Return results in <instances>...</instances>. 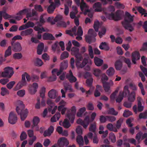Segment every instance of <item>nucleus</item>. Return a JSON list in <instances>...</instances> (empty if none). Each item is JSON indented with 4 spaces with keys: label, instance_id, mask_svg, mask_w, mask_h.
<instances>
[{
    "label": "nucleus",
    "instance_id": "nucleus-16",
    "mask_svg": "<svg viewBox=\"0 0 147 147\" xmlns=\"http://www.w3.org/2000/svg\"><path fill=\"white\" fill-rule=\"evenodd\" d=\"M40 122V119L37 116H34L32 120L33 125L32 126L33 127H36V131H38L39 127L38 126V124Z\"/></svg>",
    "mask_w": 147,
    "mask_h": 147
},
{
    "label": "nucleus",
    "instance_id": "nucleus-12",
    "mask_svg": "<svg viewBox=\"0 0 147 147\" xmlns=\"http://www.w3.org/2000/svg\"><path fill=\"white\" fill-rule=\"evenodd\" d=\"M57 144L60 147L67 146L69 144V142L67 139L64 137H62L59 138L57 141Z\"/></svg>",
    "mask_w": 147,
    "mask_h": 147
},
{
    "label": "nucleus",
    "instance_id": "nucleus-18",
    "mask_svg": "<svg viewBox=\"0 0 147 147\" xmlns=\"http://www.w3.org/2000/svg\"><path fill=\"white\" fill-rule=\"evenodd\" d=\"M42 37L44 40H55V38L52 34L48 33H45Z\"/></svg>",
    "mask_w": 147,
    "mask_h": 147
},
{
    "label": "nucleus",
    "instance_id": "nucleus-33",
    "mask_svg": "<svg viewBox=\"0 0 147 147\" xmlns=\"http://www.w3.org/2000/svg\"><path fill=\"white\" fill-rule=\"evenodd\" d=\"M86 108L85 107L81 108L79 111L77 113V115L78 117H81L82 115L86 111Z\"/></svg>",
    "mask_w": 147,
    "mask_h": 147
},
{
    "label": "nucleus",
    "instance_id": "nucleus-32",
    "mask_svg": "<svg viewBox=\"0 0 147 147\" xmlns=\"http://www.w3.org/2000/svg\"><path fill=\"white\" fill-rule=\"evenodd\" d=\"M121 94H123V96H126L128 94H129V88L127 86H125L123 88V92H121Z\"/></svg>",
    "mask_w": 147,
    "mask_h": 147
},
{
    "label": "nucleus",
    "instance_id": "nucleus-1",
    "mask_svg": "<svg viewBox=\"0 0 147 147\" xmlns=\"http://www.w3.org/2000/svg\"><path fill=\"white\" fill-rule=\"evenodd\" d=\"M71 51L72 54L75 55L76 58V62L77 67L82 68L88 63L89 64L91 65L92 61L90 60L89 61L88 59L86 58H84L83 60L82 56L79 53V49L77 47H73Z\"/></svg>",
    "mask_w": 147,
    "mask_h": 147
},
{
    "label": "nucleus",
    "instance_id": "nucleus-64",
    "mask_svg": "<svg viewBox=\"0 0 147 147\" xmlns=\"http://www.w3.org/2000/svg\"><path fill=\"white\" fill-rule=\"evenodd\" d=\"M29 92L31 94H34L37 91V90H36V89H34L32 87L29 86L28 89Z\"/></svg>",
    "mask_w": 147,
    "mask_h": 147
},
{
    "label": "nucleus",
    "instance_id": "nucleus-7",
    "mask_svg": "<svg viewBox=\"0 0 147 147\" xmlns=\"http://www.w3.org/2000/svg\"><path fill=\"white\" fill-rule=\"evenodd\" d=\"M63 19L62 16L60 15H57L54 19V21L55 22H57V25L58 27H61L63 28H65L67 26V25H68L69 24L70 22L69 21H67V23L62 21Z\"/></svg>",
    "mask_w": 147,
    "mask_h": 147
},
{
    "label": "nucleus",
    "instance_id": "nucleus-8",
    "mask_svg": "<svg viewBox=\"0 0 147 147\" xmlns=\"http://www.w3.org/2000/svg\"><path fill=\"white\" fill-rule=\"evenodd\" d=\"M4 70L1 74V76L3 77L10 78L14 74L13 69L11 67H7L4 68Z\"/></svg>",
    "mask_w": 147,
    "mask_h": 147
},
{
    "label": "nucleus",
    "instance_id": "nucleus-13",
    "mask_svg": "<svg viewBox=\"0 0 147 147\" xmlns=\"http://www.w3.org/2000/svg\"><path fill=\"white\" fill-rule=\"evenodd\" d=\"M17 120V117L16 114L13 112H11L9 115V122L11 124H14L16 123Z\"/></svg>",
    "mask_w": 147,
    "mask_h": 147
},
{
    "label": "nucleus",
    "instance_id": "nucleus-4",
    "mask_svg": "<svg viewBox=\"0 0 147 147\" xmlns=\"http://www.w3.org/2000/svg\"><path fill=\"white\" fill-rule=\"evenodd\" d=\"M39 22H37L35 23V26L34 28V30L36 31H38L39 32H45L44 28L42 27L43 24L45 23V21L43 18V15H41L40 18Z\"/></svg>",
    "mask_w": 147,
    "mask_h": 147
},
{
    "label": "nucleus",
    "instance_id": "nucleus-21",
    "mask_svg": "<svg viewBox=\"0 0 147 147\" xmlns=\"http://www.w3.org/2000/svg\"><path fill=\"white\" fill-rule=\"evenodd\" d=\"M76 141L80 146L84 145V141L83 137L81 135H78L76 137Z\"/></svg>",
    "mask_w": 147,
    "mask_h": 147
},
{
    "label": "nucleus",
    "instance_id": "nucleus-52",
    "mask_svg": "<svg viewBox=\"0 0 147 147\" xmlns=\"http://www.w3.org/2000/svg\"><path fill=\"white\" fill-rule=\"evenodd\" d=\"M139 118L140 119H146L147 118V113L144 112L140 113L139 115Z\"/></svg>",
    "mask_w": 147,
    "mask_h": 147
},
{
    "label": "nucleus",
    "instance_id": "nucleus-3",
    "mask_svg": "<svg viewBox=\"0 0 147 147\" xmlns=\"http://www.w3.org/2000/svg\"><path fill=\"white\" fill-rule=\"evenodd\" d=\"M17 104L18 106L16 108V112L18 115H20L21 120L24 121L27 116L28 111L27 109L24 110L25 106L22 101L18 100Z\"/></svg>",
    "mask_w": 147,
    "mask_h": 147
},
{
    "label": "nucleus",
    "instance_id": "nucleus-47",
    "mask_svg": "<svg viewBox=\"0 0 147 147\" xmlns=\"http://www.w3.org/2000/svg\"><path fill=\"white\" fill-rule=\"evenodd\" d=\"M28 10L27 9H24L20 11L17 13L16 15H20V16H22L23 15H24L26 13L28 12Z\"/></svg>",
    "mask_w": 147,
    "mask_h": 147
},
{
    "label": "nucleus",
    "instance_id": "nucleus-30",
    "mask_svg": "<svg viewBox=\"0 0 147 147\" xmlns=\"http://www.w3.org/2000/svg\"><path fill=\"white\" fill-rule=\"evenodd\" d=\"M64 86L65 90L66 91L69 90V92H73L74 90L71 88V86L69 83H64Z\"/></svg>",
    "mask_w": 147,
    "mask_h": 147
},
{
    "label": "nucleus",
    "instance_id": "nucleus-61",
    "mask_svg": "<svg viewBox=\"0 0 147 147\" xmlns=\"http://www.w3.org/2000/svg\"><path fill=\"white\" fill-rule=\"evenodd\" d=\"M34 8L36 10L39 12H42L43 11V9L40 5H35Z\"/></svg>",
    "mask_w": 147,
    "mask_h": 147
},
{
    "label": "nucleus",
    "instance_id": "nucleus-62",
    "mask_svg": "<svg viewBox=\"0 0 147 147\" xmlns=\"http://www.w3.org/2000/svg\"><path fill=\"white\" fill-rule=\"evenodd\" d=\"M83 31L81 26H79L76 35L78 36H82L83 35Z\"/></svg>",
    "mask_w": 147,
    "mask_h": 147
},
{
    "label": "nucleus",
    "instance_id": "nucleus-23",
    "mask_svg": "<svg viewBox=\"0 0 147 147\" xmlns=\"http://www.w3.org/2000/svg\"><path fill=\"white\" fill-rule=\"evenodd\" d=\"M57 92L54 89H53L50 91L48 94L49 96L51 98L54 99L57 96Z\"/></svg>",
    "mask_w": 147,
    "mask_h": 147
},
{
    "label": "nucleus",
    "instance_id": "nucleus-26",
    "mask_svg": "<svg viewBox=\"0 0 147 147\" xmlns=\"http://www.w3.org/2000/svg\"><path fill=\"white\" fill-rule=\"evenodd\" d=\"M99 47L101 49L106 51L109 50V49L108 45L105 42L101 43L99 45Z\"/></svg>",
    "mask_w": 147,
    "mask_h": 147
},
{
    "label": "nucleus",
    "instance_id": "nucleus-17",
    "mask_svg": "<svg viewBox=\"0 0 147 147\" xmlns=\"http://www.w3.org/2000/svg\"><path fill=\"white\" fill-rule=\"evenodd\" d=\"M54 130L53 127L52 125H51L47 130H46L44 131L43 133L44 136L45 137L50 136L51 134L53 132Z\"/></svg>",
    "mask_w": 147,
    "mask_h": 147
},
{
    "label": "nucleus",
    "instance_id": "nucleus-56",
    "mask_svg": "<svg viewBox=\"0 0 147 147\" xmlns=\"http://www.w3.org/2000/svg\"><path fill=\"white\" fill-rule=\"evenodd\" d=\"M2 11L3 12V18L5 19H7L8 18H13V16L9 15L5 11Z\"/></svg>",
    "mask_w": 147,
    "mask_h": 147
},
{
    "label": "nucleus",
    "instance_id": "nucleus-58",
    "mask_svg": "<svg viewBox=\"0 0 147 147\" xmlns=\"http://www.w3.org/2000/svg\"><path fill=\"white\" fill-rule=\"evenodd\" d=\"M22 76H24L25 78V77L26 78L27 81L28 82H30L31 79L32 80V78L26 72H24V74L22 75Z\"/></svg>",
    "mask_w": 147,
    "mask_h": 147
},
{
    "label": "nucleus",
    "instance_id": "nucleus-40",
    "mask_svg": "<svg viewBox=\"0 0 147 147\" xmlns=\"http://www.w3.org/2000/svg\"><path fill=\"white\" fill-rule=\"evenodd\" d=\"M109 138L111 140V141L113 143H114L116 142V139L115 136L114 134L112 132L109 134Z\"/></svg>",
    "mask_w": 147,
    "mask_h": 147
},
{
    "label": "nucleus",
    "instance_id": "nucleus-46",
    "mask_svg": "<svg viewBox=\"0 0 147 147\" xmlns=\"http://www.w3.org/2000/svg\"><path fill=\"white\" fill-rule=\"evenodd\" d=\"M99 26L100 23L98 21H95L94 24V28L96 32L98 31Z\"/></svg>",
    "mask_w": 147,
    "mask_h": 147
},
{
    "label": "nucleus",
    "instance_id": "nucleus-49",
    "mask_svg": "<svg viewBox=\"0 0 147 147\" xmlns=\"http://www.w3.org/2000/svg\"><path fill=\"white\" fill-rule=\"evenodd\" d=\"M63 127L66 128H68L70 126V124L67 119H65L63 123Z\"/></svg>",
    "mask_w": 147,
    "mask_h": 147
},
{
    "label": "nucleus",
    "instance_id": "nucleus-11",
    "mask_svg": "<svg viewBox=\"0 0 147 147\" xmlns=\"http://www.w3.org/2000/svg\"><path fill=\"white\" fill-rule=\"evenodd\" d=\"M12 50L15 52H20L22 50L20 43L18 42L12 41L11 42Z\"/></svg>",
    "mask_w": 147,
    "mask_h": 147
},
{
    "label": "nucleus",
    "instance_id": "nucleus-50",
    "mask_svg": "<svg viewBox=\"0 0 147 147\" xmlns=\"http://www.w3.org/2000/svg\"><path fill=\"white\" fill-rule=\"evenodd\" d=\"M123 96L121 92H120L116 100V102L119 103L121 102L123 100Z\"/></svg>",
    "mask_w": 147,
    "mask_h": 147
},
{
    "label": "nucleus",
    "instance_id": "nucleus-53",
    "mask_svg": "<svg viewBox=\"0 0 147 147\" xmlns=\"http://www.w3.org/2000/svg\"><path fill=\"white\" fill-rule=\"evenodd\" d=\"M132 115L131 112L127 110H125L123 114V116L125 117H127Z\"/></svg>",
    "mask_w": 147,
    "mask_h": 147
},
{
    "label": "nucleus",
    "instance_id": "nucleus-15",
    "mask_svg": "<svg viewBox=\"0 0 147 147\" xmlns=\"http://www.w3.org/2000/svg\"><path fill=\"white\" fill-rule=\"evenodd\" d=\"M131 57L132 62L134 64H136V61L140 59V55L139 52L136 51L133 52L132 53Z\"/></svg>",
    "mask_w": 147,
    "mask_h": 147
},
{
    "label": "nucleus",
    "instance_id": "nucleus-9",
    "mask_svg": "<svg viewBox=\"0 0 147 147\" xmlns=\"http://www.w3.org/2000/svg\"><path fill=\"white\" fill-rule=\"evenodd\" d=\"M76 112V108L74 106H73L71 108L70 113V110H69L67 111L66 117L68 118L71 123H73L74 122Z\"/></svg>",
    "mask_w": 147,
    "mask_h": 147
},
{
    "label": "nucleus",
    "instance_id": "nucleus-60",
    "mask_svg": "<svg viewBox=\"0 0 147 147\" xmlns=\"http://www.w3.org/2000/svg\"><path fill=\"white\" fill-rule=\"evenodd\" d=\"M108 77L105 74H102L101 79V80L102 84L106 83V81L108 80Z\"/></svg>",
    "mask_w": 147,
    "mask_h": 147
},
{
    "label": "nucleus",
    "instance_id": "nucleus-63",
    "mask_svg": "<svg viewBox=\"0 0 147 147\" xmlns=\"http://www.w3.org/2000/svg\"><path fill=\"white\" fill-rule=\"evenodd\" d=\"M100 121L101 123H104L107 120V116L101 115L100 117Z\"/></svg>",
    "mask_w": 147,
    "mask_h": 147
},
{
    "label": "nucleus",
    "instance_id": "nucleus-43",
    "mask_svg": "<svg viewBox=\"0 0 147 147\" xmlns=\"http://www.w3.org/2000/svg\"><path fill=\"white\" fill-rule=\"evenodd\" d=\"M11 53V47L10 46H9L8 47L7 49L5 51V57H6L10 55Z\"/></svg>",
    "mask_w": 147,
    "mask_h": 147
},
{
    "label": "nucleus",
    "instance_id": "nucleus-42",
    "mask_svg": "<svg viewBox=\"0 0 147 147\" xmlns=\"http://www.w3.org/2000/svg\"><path fill=\"white\" fill-rule=\"evenodd\" d=\"M35 64L36 65L40 67L41 66L43 65V62L41 60L38 58H37L36 59Z\"/></svg>",
    "mask_w": 147,
    "mask_h": 147
},
{
    "label": "nucleus",
    "instance_id": "nucleus-6",
    "mask_svg": "<svg viewBox=\"0 0 147 147\" xmlns=\"http://www.w3.org/2000/svg\"><path fill=\"white\" fill-rule=\"evenodd\" d=\"M88 33L90 35L87 36L85 37L86 41L90 44L92 42H95L96 39L95 38L96 35V34L92 29H90L88 31Z\"/></svg>",
    "mask_w": 147,
    "mask_h": 147
},
{
    "label": "nucleus",
    "instance_id": "nucleus-28",
    "mask_svg": "<svg viewBox=\"0 0 147 147\" xmlns=\"http://www.w3.org/2000/svg\"><path fill=\"white\" fill-rule=\"evenodd\" d=\"M44 47V44L42 43H41L38 45L37 49V53L38 54H41Z\"/></svg>",
    "mask_w": 147,
    "mask_h": 147
},
{
    "label": "nucleus",
    "instance_id": "nucleus-24",
    "mask_svg": "<svg viewBox=\"0 0 147 147\" xmlns=\"http://www.w3.org/2000/svg\"><path fill=\"white\" fill-rule=\"evenodd\" d=\"M94 63L97 66H100L103 63V60L97 57H95L94 59Z\"/></svg>",
    "mask_w": 147,
    "mask_h": 147
},
{
    "label": "nucleus",
    "instance_id": "nucleus-2",
    "mask_svg": "<svg viewBox=\"0 0 147 147\" xmlns=\"http://www.w3.org/2000/svg\"><path fill=\"white\" fill-rule=\"evenodd\" d=\"M128 12L125 13L124 21L121 22L123 26L125 29L128 30L130 32H132L134 30V26L136 24L135 23H131L133 21V16Z\"/></svg>",
    "mask_w": 147,
    "mask_h": 147
},
{
    "label": "nucleus",
    "instance_id": "nucleus-31",
    "mask_svg": "<svg viewBox=\"0 0 147 147\" xmlns=\"http://www.w3.org/2000/svg\"><path fill=\"white\" fill-rule=\"evenodd\" d=\"M68 67V62L67 61H64L63 62L61 63L60 65V68L61 69L63 70L66 69Z\"/></svg>",
    "mask_w": 147,
    "mask_h": 147
},
{
    "label": "nucleus",
    "instance_id": "nucleus-44",
    "mask_svg": "<svg viewBox=\"0 0 147 147\" xmlns=\"http://www.w3.org/2000/svg\"><path fill=\"white\" fill-rule=\"evenodd\" d=\"M47 104L51 107L50 108L48 109V111H50L52 110V108L54 105V103L53 102L52 100L50 99H48L47 100Z\"/></svg>",
    "mask_w": 147,
    "mask_h": 147
},
{
    "label": "nucleus",
    "instance_id": "nucleus-5",
    "mask_svg": "<svg viewBox=\"0 0 147 147\" xmlns=\"http://www.w3.org/2000/svg\"><path fill=\"white\" fill-rule=\"evenodd\" d=\"M106 16L107 18L110 20H113L117 21L121 19L122 14L120 11L117 10L115 14L106 13Z\"/></svg>",
    "mask_w": 147,
    "mask_h": 147
},
{
    "label": "nucleus",
    "instance_id": "nucleus-10",
    "mask_svg": "<svg viewBox=\"0 0 147 147\" xmlns=\"http://www.w3.org/2000/svg\"><path fill=\"white\" fill-rule=\"evenodd\" d=\"M76 122L77 124L82 125L84 128L86 129L88 126L89 123L91 122L89 117L87 116L85 117L84 120L79 118L77 120Z\"/></svg>",
    "mask_w": 147,
    "mask_h": 147
},
{
    "label": "nucleus",
    "instance_id": "nucleus-51",
    "mask_svg": "<svg viewBox=\"0 0 147 147\" xmlns=\"http://www.w3.org/2000/svg\"><path fill=\"white\" fill-rule=\"evenodd\" d=\"M69 56V53L67 51H64L61 54V55L60 59L62 60L64 59H65Z\"/></svg>",
    "mask_w": 147,
    "mask_h": 147
},
{
    "label": "nucleus",
    "instance_id": "nucleus-55",
    "mask_svg": "<svg viewBox=\"0 0 147 147\" xmlns=\"http://www.w3.org/2000/svg\"><path fill=\"white\" fill-rule=\"evenodd\" d=\"M67 78L71 83L75 82L77 81L76 78L74 76L67 77Z\"/></svg>",
    "mask_w": 147,
    "mask_h": 147
},
{
    "label": "nucleus",
    "instance_id": "nucleus-37",
    "mask_svg": "<svg viewBox=\"0 0 147 147\" xmlns=\"http://www.w3.org/2000/svg\"><path fill=\"white\" fill-rule=\"evenodd\" d=\"M108 114L116 115L118 114V112L115 111L113 108H110L107 111Z\"/></svg>",
    "mask_w": 147,
    "mask_h": 147
},
{
    "label": "nucleus",
    "instance_id": "nucleus-36",
    "mask_svg": "<svg viewBox=\"0 0 147 147\" xmlns=\"http://www.w3.org/2000/svg\"><path fill=\"white\" fill-rule=\"evenodd\" d=\"M120 60L122 61H124L125 63H127V65L128 67L129 68L131 67V61L129 59L126 58L124 57H122L121 58Z\"/></svg>",
    "mask_w": 147,
    "mask_h": 147
},
{
    "label": "nucleus",
    "instance_id": "nucleus-57",
    "mask_svg": "<svg viewBox=\"0 0 147 147\" xmlns=\"http://www.w3.org/2000/svg\"><path fill=\"white\" fill-rule=\"evenodd\" d=\"M26 28H33L34 26V23L30 21H29L27 22L25 24Z\"/></svg>",
    "mask_w": 147,
    "mask_h": 147
},
{
    "label": "nucleus",
    "instance_id": "nucleus-27",
    "mask_svg": "<svg viewBox=\"0 0 147 147\" xmlns=\"http://www.w3.org/2000/svg\"><path fill=\"white\" fill-rule=\"evenodd\" d=\"M128 100L130 102H134L136 99V93L135 92L133 91L132 92L131 94H129L128 96Z\"/></svg>",
    "mask_w": 147,
    "mask_h": 147
},
{
    "label": "nucleus",
    "instance_id": "nucleus-54",
    "mask_svg": "<svg viewBox=\"0 0 147 147\" xmlns=\"http://www.w3.org/2000/svg\"><path fill=\"white\" fill-rule=\"evenodd\" d=\"M135 8L142 15H143V13H145V11H146L144 9L140 6L136 7Z\"/></svg>",
    "mask_w": 147,
    "mask_h": 147
},
{
    "label": "nucleus",
    "instance_id": "nucleus-19",
    "mask_svg": "<svg viewBox=\"0 0 147 147\" xmlns=\"http://www.w3.org/2000/svg\"><path fill=\"white\" fill-rule=\"evenodd\" d=\"M49 3H51V5L48 7L47 11L49 13H52L55 8V3L52 2V0H49Z\"/></svg>",
    "mask_w": 147,
    "mask_h": 147
},
{
    "label": "nucleus",
    "instance_id": "nucleus-48",
    "mask_svg": "<svg viewBox=\"0 0 147 147\" xmlns=\"http://www.w3.org/2000/svg\"><path fill=\"white\" fill-rule=\"evenodd\" d=\"M101 71L99 69H95L94 70L93 74L96 76L98 77L101 74Z\"/></svg>",
    "mask_w": 147,
    "mask_h": 147
},
{
    "label": "nucleus",
    "instance_id": "nucleus-38",
    "mask_svg": "<svg viewBox=\"0 0 147 147\" xmlns=\"http://www.w3.org/2000/svg\"><path fill=\"white\" fill-rule=\"evenodd\" d=\"M88 51L89 55L90 58L92 59L94 58V53L92 47L89 45L88 46Z\"/></svg>",
    "mask_w": 147,
    "mask_h": 147
},
{
    "label": "nucleus",
    "instance_id": "nucleus-34",
    "mask_svg": "<svg viewBox=\"0 0 147 147\" xmlns=\"http://www.w3.org/2000/svg\"><path fill=\"white\" fill-rule=\"evenodd\" d=\"M58 110L59 111H61L62 115H64L67 110V108L65 107H63L62 105H60L58 107Z\"/></svg>",
    "mask_w": 147,
    "mask_h": 147
},
{
    "label": "nucleus",
    "instance_id": "nucleus-45",
    "mask_svg": "<svg viewBox=\"0 0 147 147\" xmlns=\"http://www.w3.org/2000/svg\"><path fill=\"white\" fill-rule=\"evenodd\" d=\"M1 94L3 96H4L7 94H9V91L6 88L4 87H2L1 88Z\"/></svg>",
    "mask_w": 147,
    "mask_h": 147
},
{
    "label": "nucleus",
    "instance_id": "nucleus-39",
    "mask_svg": "<svg viewBox=\"0 0 147 147\" xmlns=\"http://www.w3.org/2000/svg\"><path fill=\"white\" fill-rule=\"evenodd\" d=\"M103 87L104 88L105 91L106 92H109L110 90V84L109 82H106L105 83L103 84Z\"/></svg>",
    "mask_w": 147,
    "mask_h": 147
},
{
    "label": "nucleus",
    "instance_id": "nucleus-59",
    "mask_svg": "<svg viewBox=\"0 0 147 147\" xmlns=\"http://www.w3.org/2000/svg\"><path fill=\"white\" fill-rule=\"evenodd\" d=\"M25 91L23 90H21L17 92V94L21 97H23L25 94Z\"/></svg>",
    "mask_w": 147,
    "mask_h": 147
},
{
    "label": "nucleus",
    "instance_id": "nucleus-14",
    "mask_svg": "<svg viewBox=\"0 0 147 147\" xmlns=\"http://www.w3.org/2000/svg\"><path fill=\"white\" fill-rule=\"evenodd\" d=\"M22 79L21 81L19 82L16 85V87L14 88V90L16 91L21 89L22 87L25 86L27 84L24 76H22Z\"/></svg>",
    "mask_w": 147,
    "mask_h": 147
},
{
    "label": "nucleus",
    "instance_id": "nucleus-20",
    "mask_svg": "<svg viewBox=\"0 0 147 147\" xmlns=\"http://www.w3.org/2000/svg\"><path fill=\"white\" fill-rule=\"evenodd\" d=\"M33 32L32 29L28 28L21 32L20 35L22 36L30 35L32 34Z\"/></svg>",
    "mask_w": 147,
    "mask_h": 147
},
{
    "label": "nucleus",
    "instance_id": "nucleus-25",
    "mask_svg": "<svg viewBox=\"0 0 147 147\" xmlns=\"http://www.w3.org/2000/svg\"><path fill=\"white\" fill-rule=\"evenodd\" d=\"M121 60L120 59L118 60L115 63V68L117 70H120L122 67V63Z\"/></svg>",
    "mask_w": 147,
    "mask_h": 147
},
{
    "label": "nucleus",
    "instance_id": "nucleus-35",
    "mask_svg": "<svg viewBox=\"0 0 147 147\" xmlns=\"http://www.w3.org/2000/svg\"><path fill=\"white\" fill-rule=\"evenodd\" d=\"M115 73V69L112 67H110L106 71L107 74L109 76H113Z\"/></svg>",
    "mask_w": 147,
    "mask_h": 147
},
{
    "label": "nucleus",
    "instance_id": "nucleus-29",
    "mask_svg": "<svg viewBox=\"0 0 147 147\" xmlns=\"http://www.w3.org/2000/svg\"><path fill=\"white\" fill-rule=\"evenodd\" d=\"M61 114L59 112H57L51 118V121L52 122H55L57 120H58L60 117Z\"/></svg>",
    "mask_w": 147,
    "mask_h": 147
},
{
    "label": "nucleus",
    "instance_id": "nucleus-41",
    "mask_svg": "<svg viewBox=\"0 0 147 147\" xmlns=\"http://www.w3.org/2000/svg\"><path fill=\"white\" fill-rule=\"evenodd\" d=\"M96 125L95 123L91 124L89 128L90 131L94 132L96 131Z\"/></svg>",
    "mask_w": 147,
    "mask_h": 147
},
{
    "label": "nucleus",
    "instance_id": "nucleus-22",
    "mask_svg": "<svg viewBox=\"0 0 147 147\" xmlns=\"http://www.w3.org/2000/svg\"><path fill=\"white\" fill-rule=\"evenodd\" d=\"M93 8H95L96 12H100L102 11V4L100 2L95 3L93 5Z\"/></svg>",
    "mask_w": 147,
    "mask_h": 147
}]
</instances>
